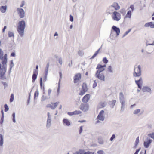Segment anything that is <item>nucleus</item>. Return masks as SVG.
Masks as SVG:
<instances>
[{
  "label": "nucleus",
  "mask_w": 154,
  "mask_h": 154,
  "mask_svg": "<svg viewBox=\"0 0 154 154\" xmlns=\"http://www.w3.org/2000/svg\"><path fill=\"white\" fill-rule=\"evenodd\" d=\"M26 27L25 22L24 20H21L18 23L17 31L20 36L23 37L24 36V30Z\"/></svg>",
  "instance_id": "f257e3e1"
},
{
  "label": "nucleus",
  "mask_w": 154,
  "mask_h": 154,
  "mask_svg": "<svg viewBox=\"0 0 154 154\" xmlns=\"http://www.w3.org/2000/svg\"><path fill=\"white\" fill-rule=\"evenodd\" d=\"M141 66L140 65H135L134 67L133 75L135 77H140L141 75Z\"/></svg>",
  "instance_id": "f03ea898"
},
{
  "label": "nucleus",
  "mask_w": 154,
  "mask_h": 154,
  "mask_svg": "<svg viewBox=\"0 0 154 154\" xmlns=\"http://www.w3.org/2000/svg\"><path fill=\"white\" fill-rule=\"evenodd\" d=\"M119 99L122 105L121 110H123L125 105V101L124 95L122 92H120L119 94Z\"/></svg>",
  "instance_id": "7ed1b4c3"
},
{
  "label": "nucleus",
  "mask_w": 154,
  "mask_h": 154,
  "mask_svg": "<svg viewBox=\"0 0 154 154\" xmlns=\"http://www.w3.org/2000/svg\"><path fill=\"white\" fill-rule=\"evenodd\" d=\"M105 112L103 110H101L99 113L97 119L98 120L96 121L97 123H99L100 122V120L103 121L105 119Z\"/></svg>",
  "instance_id": "20e7f679"
},
{
  "label": "nucleus",
  "mask_w": 154,
  "mask_h": 154,
  "mask_svg": "<svg viewBox=\"0 0 154 154\" xmlns=\"http://www.w3.org/2000/svg\"><path fill=\"white\" fill-rule=\"evenodd\" d=\"M112 17L114 20L118 21L121 19V15L120 13L115 11L113 13Z\"/></svg>",
  "instance_id": "39448f33"
},
{
  "label": "nucleus",
  "mask_w": 154,
  "mask_h": 154,
  "mask_svg": "<svg viewBox=\"0 0 154 154\" xmlns=\"http://www.w3.org/2000/svg\"><path fill=\"white\" fill-rule=\"evenodd\" d=\"M17 13L20 18H23L25 16V12L23 9L20 8H18L17 9Z\"/></svg>",
  "instance_id": "423d86ee"
},
{
  "label": "nucleus",
  "mask_w": 154,
  "mask_h": 154,
  "mask_svg": "<svg viewBox=\"0 0 154 154\" xmlns=\"http://www.w3.org/2000/svg\"><path fill=\"white\" fill-rule=\"evenodd\" d=\"M95 76L101 81L105 80V76L103 73L96 72L95 74Z\"/></svg>",
  "instance_id": "0eeeda50"
},
{
  "label": "nucleus",
  "mask_w": 154,
  "mask_h": 154,
  "mask_svg": "<svg viewBox=\"0 0 154 154\" xmlns=\"http://www.w3.org/2000/svg\"><path fill=\"white\" fill-rule=\"evenodd\" d=\"M135 83L137 85L138 87L140 89H141L143 83V79L142 77H140L138 80H137L136 78H135Z\"/></svg>",
  "instance_id": "6e6552de"
},
{
  "label": "nucleus",
  "mask_w": 154,
  "mask_h": 154,
  "mask_svg": "<svg viewBox=\"0 0 154 154\" xmlns=\"http://www.w3.org/2000/svg\"><path fill=\"white\" fill-rule=\"evenodd\" d=\"M48 118L47 121L46 127L48 128H49L51 124V117L49 112L47 113Z\"/></svg>",
  "instance_id": "1a4fd4ad"
},
{
  "label": "nucleus",
  "mask_w": 154,
  "mask_h": 154,
  "mask_svg": "<svg viewBox=\"0 0 154 154\" xmlns=\"http://www.w3.org/2000/svg\"><path fill=\"white\" fill-rule=\"evenodd\" d=\"M87 90L88 88L86 84L85 83H83L82 84V89L79 94V95H83Z\"/></svg>",
  "instance_id": "9d476101"
},
{
  "label": "nucleus",
  "mask_w": 154,
  "mask_h": 154,
  "mask_svg": "<svg viewBox=\"0 0 154 154\" xmlns=\"http://www.w3.org/2000/svg\"><path fill=\"white\" fill-rule=\"evenodd\" d=\"M80 109L83 111H87L88 110L89 105L88 104L82 103L80 106Z\"/></svg>",
  "instance_id": "9b49d317"
},
{
  "label": "nucleus",
  "mask_w": 154,
  "mask_h": 154,
  "mask_svg": "<svg viewBox=\"0 0 154 154\" xmlns=\"http://www.w3.org/2000/svg\"><path fill=\"white\" fill-rule=\"evenodd\" d=\"M59 75H60V79H59V82L58 83V88H57V95H58L60 94V82L61 80L62 79V72H59Z\"/></svg>",
  "instance_id": "f8f14e48"
},
{
  "label": "nucleus",
  "mask_w": 154,
  "mask_h": 154,
  "mask_svg": "<svg viewBox=\"0 0 154 154\" xmlns=\"http://www.w3.org/2000/svg\"><path fill=\"white\" fill-rule=\"evenodd\" d=\"M152 142V140L150 139H147L144 142L143 145L144 147L146 148L149 147V145Z\"/></svg>",
  "instance_id": "ddd939ff"
},
{
  "label": "nucleus",
  "mask_w": 154,
  "mask_h": 154,
  "mask_svg": "<svg viewBox=\"0 0 154 154\" xmlns=\"http://www.w3.org/2000/svg\"><path fill=\"white\" fill-rule=\"evenodd\" d=\"M81 74L80 73H77L74 77V82L75 83H76L79 80L81 79Z\"/></svg>",
  "instance_id": "4468645a"
},
{
  "label": "nucleus",
  "mask_w": 154,
  "mask_h": 154,
  "mask_svg": "<svg viewBox=\"0 0 154 154\" xmlns=\"http://www.w3.org/2000/svg\"><path fill=\"white\" fill-rule=\"evenodd\" d=\"M6 71V68H2L0 70V77L2 79H5V77L4 76V75L5 74Z\"/></svg>",
  "instance_id": "2eb2a0df"
},
{
  "label": "nucleus",
  "mask_w": 154,
  "mask_h": 154,
  "mask_svg": "<svg viewBox=\"0 0 154 154\" xmlns=\"http://www.w3.org/2000/svg\"><path fill=\"white\" fill-rule=\"evenodd\" d=\"M90 97V95L87 94L85 95L83 98L82 101L84 103H87L89 100Z\"/></svg>",
  "instance_id": "dca6fc26"
},
{
  "label": "nucleus",
  "mask_w": 154,
  "mask_h": 154,
  "mask_svg": "<svg viewBox=\"0 0 154 154\" xmlns=\"http://www.w3.org/2000/svg\"><path fill=\"white\" fill-rule=\"evenodd\" d=\"M112 29L114 32H116V36H117L119 35L120 33V29L119 28L115 26H113L112 27Z\"/></svg>",
  "instance_id": "f3484780"
},
{
  "label": "nucleus",
  "mask_w": 154,
  "mask_h": 154,
  "mask_svg": "<svg viewBox=\"0 0 154 154\" xmlns=\"http://www.w3.org/2000/svg\"><path fill=\"white\" fill-rule=\"evenodd\" d=\"M63 125L68 126H69L71 125V123L69 120L66 119H64L63 120Z\"/></svg>",
  "instance_id": "a211bd4d"
},
{
  "label": "nucleus",
  "mask_w": 154,
  "mask_h": 154,
  "mask_svg": "<svg viewBox=\"0 0 154 154\" xmlns=\"http://www.w3.org/2000/svg\"><path fill=\"white\" fill-rule=\"evenodd\" d=\"M78 153L79 154H94V152L87 151L85 152L84 150H80L78 152Z\"/></svg>",
  "instance_id": "6ab92c4d"
},
{
  "label": "nucleus",
  "mask_w": 154,
  "mask_h": 154,
  "mask_svg": "<svg viewBox=\"0 0 154 154\" xmlns=\"http://www.w3.org/2000/svg\"><path fill=\"white\" fill-rule=\"evenodd\" d=\"M143 92H148L151 93V88L148 86H144L142 88Z\"/></svg>",
  "instance_id": "aec40b11"
},
{
  "label": "nucleus",
  "mask_w": 154,
  "mask_h": 154,
  "mask_svg": "<svg viewBox=\"0 0 154 154\" xmlns=\"http://www.w3.org/2000/svg\"><path fill=\"white\" fill-rule=\"evenodd\" d=\"M133 113V114L134 115H137L138 116H140L143 114V112L141 111L140 109H137L134 111Z\"/></svg>",
  "instance_id": "412c9836"
},
{
  "label": "nucleus",
  "mask_w": 154,
  "mask_h": 154,
  "mask_svg": "<svg viewBox=\"0 0 154 154\" xmlns=\"http://www.w3.org/2000/svg\"><path fill=\"white\" fill-rule=\"evenodd\" d=\"M2 60V68H7V60L4 59H1Z\"/></svg>",
  "instance_id": "4be33fe9"
},
{
  "label": "nucleus",
  "mask_w": 154,
  "mask_h": 154,
  "mask_svg": "<svg viewBox=\"0 0 154 154\" xmlns=\"http://www.w3.org/2000/svg\"><path fill=\"white\" fill-rule=\"evenodd\" d=\"M7 8V6L6 5L5 6H2L0 8V10L2 13H4L6 11Z\"/></svg>",
  "instance_id": "5701e85b"
},
{
  "label": "nucleus",
  "mask_w": 154,
  "mask_h": 154,
  "mask_svg": "<svg viewBox=\"0 0 154 154\" xmlns=\"http://www.w3.org/2000/svg\"><path fill=\"white\" fill-rule=\"evenodd\" d=\"M114 8L116 10H119L120 9V6L117 3H114L113 4Z\"/></svg>",
  "instance_id": "b1692460"
},
{
  "label": "nucleus",
  "mask_w": 154,
  "mask_h": 154,
  "mask_svg": "<svg viewBox=\"0 0 154 154\" xmlns=\"http://www.w3.org/2000/svg\"><path fill=\"white\" fill-rule=\"evenodd\" d=\"M3 144V137L2 135L0 134V146H2Z\"/></svg>",
  "instance_id": "393cba45"
},
{
  "label": "nucleus",
  "mask_w": 154,
  "mask_h": 154,
  "mask_svg": "<svg viewBox=\"0 0 154 154\" xmlns=\"http://www.w3.org/2000/svg\"><path fill=\"white\" fill-rule=\"evenodd\" d=\"M36 71H35V72H34L33 75H32V82L33 83H34V82L36 80V79L37 78V75L35 73V72H36Z\"/></svg>",
  "instance_id": "a878e982"
},
{
  "label": "nucleus",
  "mask_w": 154,
  "mask_h": 154,
  "mask_svg": "<svg viewBox=\"0 0 154 154\" xmlns=\"http://www.w3.org/2000/svg\"><path fill=\"white\" fill-rule=\"evenodd\" d=\"M131 15L132 14L131 11L130 10H129L128 11L127 14L125 16V17L126 18H131Z\"/></svg>",
  "instance_id": "bb28decb"
},
{
  "label": "nucleus",
  "mask_w": 154,
  "mask_h": 154,
  "mask_svg": "<svg viewBox=\"0 0 154 154\" xmlns=\"http://www.w3.org/2000/svg\"><path fill=\"white\" fill-rule=\"evenodd\" d=\"M151 39H150L149 40L147 41L146 43V46H148V45H154V40L153 41V42L152 43H151Z\"/></svg>",
  "instance_id": "cd10ccee"
},
{
  "label": "nucleus",
  "mask_w": 154,
  "mask_h": 154,
  "mask_svg": "<svg viewBox=\"0 0 154 154\" xmlns=\"http://www.w3.org/2000/svg\"><path fill=\"white\" fill-rule=\"evenodd\" d=\"M98 142L99 143L101 144H102L104 143V141L103 139L102 138V137H99L98 138Z\"/></svg>",
  "instance_id": "c85d7f7f"
},
{
  "label": "nucleus",
  "mask_w": 154,
  "mask_h": 154,
  "mask_svg": "<svg viewBox=\"0 0 154 154\" xmlns=\"http://www.w3.org/2000/svg\"><path fill=\"white\" fill-rule=\"evenodd\" d=\"M49 98L48 96H45L43 95L41 98V101H44L45 100H46Z\"/></svg>",
  "instance_id": "c756f323"
},
{
  "label": "nucleus",
  "mask_w": 154,
  "mask_h": 154,
  "mask_svg": "<svg viewBox=\"0 0 154 154\" xmlns=\"http://www.w3.org/2000/svg\"><path fill=\"white\" fill-rule=\"evenodd\" d=\"M2 113V117L1 119V120L0 121V123L1 124H2L3 122L4 121V112L3 110L1 111Z\"/></svg>",
  "instance_id": "7c9ffc66"
},
{
  "label": "nucleus",
  "mask_w": 154,
  "mask_h": 154,
  "mask_svg": "<svg viewBox=\"0 0 154 154\" xmlns=\"http://www.w3.org/2000/svg\"><path fill=\"white\" fill-rule=\"evenodd\" d=\"M107 70L108 72L111 73H113V72L112 69V68L111 66H109L108 67Z\"/></svg>",
  "instance_id": "2f4dec72"
},
{
  "label": "nucleus",
  "mask_w": 154,
  "mask_h": 154,
  "mask_svg": "<svg viewBox=\"0 0 154 154\" xmlns=\"http://www.w3.org/2000/svg\"><path fill=\"white\" fill-rule=\"evenodd\" d=\"M39 95V92L38 89L35 92L34 94V99H35L36 97H38Z\"/></svg>",
  "instance_id": "473e14b6"
},
{
  "label": "nucleus",
  "mask_w": 154,
  "mask_h": 154,
  "mask_svg": "<svg viewBox=\"0 0 154 154\" xmlns=\"http://www.w3.org/2000/svg\"><path fill=\"white\" fill-rule=\"evenodd\" d=\"M3 55V51L2 49L0 48V59H2Z\"/></svg>",
  "instance_id": "72a5a7b5"
},
{
  "label": "nucleus",
  "mask_w": 154,
  "mask_h": 154,
  "mask_svg": "<svg viewBox=\"0 0 154 154\" xmlns=\"http://www.w3.org/2000/svg\"><path fill=\"white\" fill-rule=\"evenodd\" d=\"M8 36L9 37H14V34L13 32H11L9 31L8 32Z\"/></svg>",
  "instance_id": "f704fd0d"
},
{
  "label": "nucleus",
  "mask_w": 154,
  "mask_h": 154,
  "mask_svg": "<svg viewBox=\"0 0 154 154\" xmlns=\"http://www.w3.org/2000/svg\"><path fill=\"white\" fill-rule=\"evenodd\" d=\"M14 65L13 60H11L10 62L9 67L10 68H12Z\"/></svg>",
  "instance_id": "c9c22d12"
},
{
  "label": "nucleus",
  "mask_w": 154,
  "mask_h": 154,
  "mask_svg": "<svg viewBox=\"0 0 154 154\" xmlns=\"http://www.w3.org/2000/svg\"><path fill=\"white\" fill-rule=\"evenodd\" d=\"M4 107H5V112H7L9 110V107L8 106V105L7 104H5L4 105Z\"/></svg>",
  "instance_id": "e433bc0d"
},
{
  "label": "nucleus",
  "mask_w": 154,
  "mask_h": 154,
  "mask_svg": "<svg viewBox=\"0 0 154 154\" xmlns=\"http://www.w3.org/2000/svg\"><path fill=\"white\" fill-rule=\"evenodd\" d=\"M139 142V137H137L136 140V141L135 143V146H136L138 145Z\"/></svg>",
  "instance_id": "4c0bfd02"
},
{
  "label": "nucleus",
  "mask_w": 154,
  "mask_h": 154,
  "mask_svg": "<svg viewBox=\"0 0 154 154\" xmlns=\"http://www.w3.org/2000/svg\"><path fill=\"white\" fill-rule=\"evenodd\" d=\"M14 100V95L13 94H12L11 95V97L10 99V102L11 103Z\"/></svg>",
  "instance_id": "58836bf2"
},
{
  "label": "nucleus",
  "mask_w": 154,
  "mask_h": 154,
  "mask_svg": "<svg viewBox=\"0 0 154 154\" xmlns=\"http://www.w3.org/2000/svg\"><path fill=\"white\" fill-rule=\"evenodd\" d=\"M111 102V106L112 108L114 107V105H115V104L116 103V100H113Z\"/></svg>",
  "instance_id": "ea45409f"
},
{
  "label": "nucleus",
  "mask_w": 154,
  "mask_h": 154,
  "mask_svg": "<svg viewBox=\"0 0 154 154\" xmlns=\"http://www.w3.org/2000/svg\"><path fill=\"white\" fill-rule=\"evenodd\" d=\"M82 112L80 111L76 110L73 112L74 115H78L81 114Z\"/></svg>",
  "instance_id": "a19ab883"
},
{
  "label": "nucleus",
  "mask_w": 154,
  "mask_h": 154,
  "mask_svg": "<svg viewBox=\"0 0 154 154\" xmlns=\"http://www.w3.org/2000/svg\"><path fill=\"white\" fill-rule=\"evenodd\" d=\"M51 103L52 104H54V107L55 109V108H56V107L58 105L59 103V102H57L54 103Z\"/></svg>",
  "instance_id": "79ce46f5"
},
{
  "label": "nucleus",
  "mask_w": 154,
  "mask_h": 154,
  "mask_svg": "<svg viewBox=\"0 0 154 154\" xmlns=\"http://www.w3.org/2000/svg\"><path fill=\"white\" fill-rule=\"evenodd\" d=\"M12 117H13V119H12L13 121L15 123V122H16V120L15 119V114L14 112L12 114Z\"/></svg>",
  "instance_id": "37998d69"
},
{
  "label": "nucleus",
  "mask_w": 154,
  "mask_h": 154,
  "mask_svg": "<svg viewBox=\"0 0 154 154\" xmlns=\"http://www.w3.org/2000/svg\"><path fill=\"white\" fill-rule=\"evenodd\" d=\"M131 30V29H129L128 31H127L125 32L124 33V34L122 37H124L126 35H127L128 33H129L130 32Z\"/></svg>",
  "instance_id": "c03bdc74"
},
{
  "label": "nucleus",
  "mask_w": 154,
  "mask_h": 154,
  "mask_svg": "<svg viewBox=\"0 0 154 154\" xmlns=\"http://www.w3.org/2000/svg\"><path fill=\"white\" fill-rule=\"evenodd\" d=\"M97 153L98 154H105V152L102 150L98 151Z\"/></svg>",
  "instance_id": "a18cd8bd"
},
{
  "label": "nucleus",
  "mask_w": 154,
  "mask_h": 154,
  "mask_svg": "<svg viewBox=\"0 0 154 154\" xmlns=\"http://www.w3.org/2000/svg\"><path fill=\"white\" fill-rule=\"evenodd\" d=\"M103 61L104 63L106 64L108 62V61L106 57H104L103 59Z\"/></svg>",
  "instance_id": "49530a36"
},
{
  "label": "nucleus",
  "mask_w": 154,
  "mask_h": 154,
  "mask_svg": "<svg viewBox=\"0 0 154 154\" xmlns=\"http://www.w3.org/2000/svg\"><path fill=\"white\" fill-rule=\"evenodd\" d=\"M104 70H105V69L104 68H103V67H101L100 69H98L96 72L102 73V72Z\"/></svg>",
  "instance_id": "de8ad7c7"
},
{
  "label": "nucleus",
  "mask_w": 154,
  "mask_h": 154,
  "mask_svg": "<svg viewBox=\"0 0 154 154\" xmlns=\"http://www.w3.org/2000/svg\"><path fill=\"white\" fill-rule=\"evenodd\" d=\"M2 83L3 84L4 86V88H6L8 86V84L6 82H2Z\"/></svg>",
  "instance_id": "09e8293b"
},
{
  "label": "nucleus",
  "mask_w": 154,
  "mask_h": 154,
  "mask_svg": "<svg viewBox=\"0 0 154 154\" xmlns=\"http://www.w3.org/2000/svg\"><path fill=\"white\" fill-rule=\"evenodd\" d=\"M114 9H115L114 8V7L113 6V5H112L109 7L108 8V10H109V11H112L114 10Z\"/></svg>",
  "instance_id": "8fccbe9b"
},
{
  "label": "nucleus",
  "mask_w": 154,
  "mask_h": 154,
  "mask_svg": "<svg viewBox=\"0 0 154 154\" xmlns=\"http://www.w3.org/2000/svg\"><path fill=\"white\" fill-rule=\"evenodd\" d=\"M78 54L80 56H82L84 54V52L80 50L78 51Z\"/></svg>",
  "instance_id": "3c124183"
},
{
  "label": "nucleus",
  "mask_w": 154,
  "mask_h": 154,
  "mask_svg": "<svg viewBox=\"0 0 154 154\" xmlns=\"http://www.w3.org/2000/svg\"><path fill=\"white\" fill-rule=\"evenodd\" d=\"M151 23V22H148L146 23L144 25V26L145 27H149V26L150 27V24Z\"/></svg>",
  "instance_id": "603ef678"
},
{
  "label": "nucleus",
  "mask_w": 154,
  "mask_h": 154,
  "mask_svg": "<svg viewBox=\"0 0 154 154\" xmlns=\"http://www.w3.org/2000/svg\"><path fill=\"white\" fill-rule=\"evenodd\" d=\"M116 138V136L115 134H113L112 135V137H111L110 140V141H112L114 139Z\"/></svg>",
  "instance_id": "864d4df0"
},
{
  "label": "nucleus",
  "mask_w": 154,
  "mask_h": 154,
  "mask_svg": "<svg viewBox=\"0 0 154 154\" xmlns=\"http://www.w3.org/2000/svg\"><path fill=\"white\" fill-rule=\"evenodd\" d=\"M51 91L52 90L51 89H49L48 90V95L49 98H50V95L51 93Z\"/></svg>",
  "instance_id": "5fc2aeb1"
},
{
  "label": "nucleus",
  "mask_w": 154,
  "mask_h": 154,
  "mask_svg": "<svg viewBox=\"0 0 154 154\" xmlns=\"http://www.w3.org/2000/svg\"><path fill=\"white\" fill-rule=\"evenodd\" d=\"M97 86V84L96 80L94 81V83L93 85V88H94Z\"/></svg>",
  "instance_id": "6e6d98bb"
},
{
  "label": "nucleus",
  "mask_w": 154,
  "mask_h": 154,
  "mask_svg": "<svg viewBox=\"0 0 154 154\" xmlns=\"http://www.w3.org/2000/svg\"><path fill=\"white\" fill-rule=\"evenodd\" d=\"M59 63L60 65H62V58L61 57H59L58 59Z\"/></svg>",
  "instance_id": "4d7b16f0"
},
{
  "label": "nucleus",
  "mask_w": 154,
  "mask_h": 154,
  "mask_svg": "<svg viewBox=\"0 0 154 154\" xmlns=\"http://www.w3.org/2000/svg\"><path fill=\"white\" fill-rule=\"evenodd\" d=\"M98 53V52L96 51L94 55L91 57V59H92L94 58L97 55Z\"/></svg>",
  "instance_id": "13d9d810"
},
{
  "label": "nucleus",
  "mask_w": 154,
  "mask_h": 154,
  "mask_svg": "<svg viewBox=\"0 0 154 154\" xmlns=\"http://www.w3.org/2000/svg\"><path fill=\"white\" fill-rule=\"evenodd\" d=\"M42 77L40 78V86L41 88H42Z\"/></svg>",
  "instance_id": "bf43d9fd"
},
{
  "label": "nucleus",
  "mask_w": 154,
  "mask_h": 154,
  "mask_svg": "<svg viewBox=\"0 0 154 154\" xmlns=\"http://www.w3.org/2000/svg\"><path fill=\"white\" fill-rule=\"evenodd\" d=\"M47 107H50V108L51 109H54V106L51 105V104H48L47 105Z\"/></svg>",
  "instance_id": "052dcab7"
},
{
  "label": "nucleus",
  "mask_w": 154,
  "mask_h": 154,
  "mask_svg": "<svg viewBox=\"0 0 154 154\" xmlns=\"http://www.w3.org/2000/svg\"><path fill=\"white\" fill-rule=\"evenodd\" d=\"M149 136L151 138L154 139V132L149 134Z\"/></svg>",
  "instance_id": "680f3d73"
},
{
  "label": "nucleus",
  "mask_w": 154,
  "mask_h": 154,
  "mask_svg": "<svg viewBox=\"0 0 154 154\" xmlns=\"http://www.w3.org/2000/svg\"><path fill=\"white\" fill-rule=\"evenodd\" d=\"M25 5V2L24 1H22L21 2V4L20 5V7H23Z\"/></svg>",
  "instance_id": "e2e57ef3"
},
{
  "label": "nucleus",
  "mask_w": 154,
  "mask_h": 154,
  "mask_svg": "<svg viewBox=\"0 0 154 154\" xmlns=\"http://www.w3.org/2000/svg\"><path fill=\"white\" fill-rule=\"evenodd\" d=\"M7 54H5L4 56H3L2 59H4V60H7Z\"/></svg>",
  "instance_id": "0e129e2a"
},
{
  "label": "nucleus",
  "mask_w": 154,
  "mask_h": 154,
  "mask_svg": "<svg viewBox=\"0 0 154 154\" xmlns=\"http://www.w3.org/2000/svg\"><path fill=\"white\" fill-rule=\"evenodd\" d=\"M82 128H83V127L82 126H80V130L79 131V134H80L82 133V130H83Z\"/></svg>",
  "instance_id": "69168bd1"
},
{
  "label": "nucleus",
  "mask_w": 154,
  "mask_h": 154,
  "mask_svg": "<svg viewBox=\"0 0 154 154\" xmlns=\"http://www.w3.org/2000/svg\"><path fill=\"white\" fill-rule=\"evenodd\" d=\"M101 67H102V65L100 64H98L96 68V69H100Z\"/></svg>",
  "instance_id": "338daca9"
},
{
  "label": "nucleus",
  "mask_w": 154,
  "mask_h": 154,
  "mask_svg": "<svg viewBox=\"0 0 154 154\" xmlns=\"http://www.w3.org/2000/svg\"><path fill=\"white\" fill-rule=\"evenodd\" d=\"M70 20L71 22L73 21V16L71 15H70Z\"/></svg>",
  "instance_id": "774afa93"
}]
</instances>
